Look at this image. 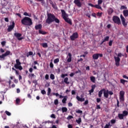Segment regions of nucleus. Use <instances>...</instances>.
I'll return each mask as SVG.
<instances>
[{"mask_svg": "<svg viewBox=\"0 0 128 128\" xmlns=\"http://www.w3.org/2000/svg\"><path fill=\"white\" fill-rule=\"evenodd\" d=\"M118 114L121 115V116H128V112L126 110H124L122 112V114Z\"/></svg>", "mask_w": 128, "mask_h": 128, "instance_id": "obj_20", "label": "nucleus"}, {"mask_svg": "<svg viewBox=\"0 0 128 128\" xmlns=\"http://www.w3.org/2000/svg\"><path fill=\"white\" fill-rule=\"evenodd\" d=\"M16 104H20V100L19 98H18L17 99H16Z\"/></svg>", "mask_w": 128, "mask_h": 128, "instance_id": "obj_44", "label": "nucleus"}, {"mask_svg": "<svg viewBox=\"0 0 128 128\" xmlns=\"http://www.w3.org/2000/svg\"><path fill=\"white\" fill-rule=\"evenodd\" d=\"M15 24L14 22H12V25H10V26H8V32H10L12 31V29L14 28Z\"/></svg>", "mask_w": 128, "mask_h": 128, "instance_id": "obj_14", "label": "nucleus"}, {"mask_svg": "<svg viewBox=\"0 0 128 128\" xmlns=\"http://www.w3.org/2000/svg\"><path fill=\"white\" fill-rule=\"evenodd\" d=\"M67 58H68V59H67V62H72V55L71 53H68V56H67Z\"/></svg>", "mask_w": 128, "mask_h": 128, "instance_id": "obj_16", "label": "nucleus"}, {"mask_svg": "<svg viewBox=\"0 0 128 128\" xmlns=\"http://www.w3.org/2000/svg\"><path fill=\"white\" fill-rule=\"evenodd\" d=\"M5 114H7L8 116H11V113L8 112V111H5Z\"/></svg>", "mask_w": 128, "mask_h": 128, "instance_id": "obj_47", "label": "nucleus"}, {"mask_svg": "<svg viewBox=\"0 0 128 128\" xmlns=\"http://www.w3.org/2000/svg\"><path fill=\"white\" fill-rule=\"evenodd\" d=\"M38 2H41V4H42V5H44L46 4L44 0H37Z\"/></svg>", "mask_w": 128, "mask_h": 128, "instance_id": "obj_37", "label": "nucleus"}, {"mask_svg": "<svg viewBox=\"0 0 128 128\" xmlns=\"http://www.w3.org/2000/svg\"><path fill=\"white\" fill-rule=\"evenodd\" d=\"M78 37H79V35L78 34V33L76 32H74L73 34L71 35L70 38L71 40L74 41L76 40V39L78 38Z\"/></svg>", "mask_w": 128, "mask_h": 128, "instance_id": "obj_7", "label": "nucleus"}, {"mask_svg": "<svg viewBox=\"0 0 128 128\" xmlns=\"http://www.w3.org/2000/svg\"><path fill=\"white\" fill-rule=\"evenodd\" d=\"M22 36V34L20 33L15 32L14 36L18 38V40H22V38H20Z\"/></svg>", "mask_w": 128, "mask_h": 128, "instance_id": "obj_12", "label": "nucleus"}, {"mask_svg": "<svg viewBox=\"0 0 128 128\" xmlns=\"http://www.w3.org/2000/svg\"><path fill=\"white\" fill-rule=\"evenodd\" d=\"M104 97L106 98H108L110 94H108V90L106 92H104Z\"/></svg>", "mask_w": 128, "mask_h": 128, "instance_id": "obj_21", "label": "nucleus"}, {"mask_svg": "<svg viewBox=\"0 0 128 128\" xmlns=\"http://www.w3.org/2000/svg\"><path fill=\"white\" fill-rule=\"evenodd\" d=\"M76 114H82L83 112L82 110H76Z\"/></svg>", "mask_w": 128, "mask_h": 128, "instance_id": "obj_35", "label": "nucleus"}, {"mask_svg": "<svg viewBox=\"0 0 128 128\" xmlns=\"http://www.w3.org/2000/svg\"><path fill=\"white\" fill-rule=\"evenodd\" d=\"M0 52H1V53H4V49L2 48H0Z\"/></svg>", "mask_w": 128, "mask_h": 128, "instance_id": "obj_63", "label": "nucleus"}, {"mask_svg": "<svg viewBox=\"0 0 128 128\" xmlns=\"http://www.w3.org/2000/svg\"><path fill=\"white\" fill-rule=\"evenodd\" d=\"M10 51L7 50L6 52L2 54V56H0V58L4 60V57L7 56H10Z\"/></svg>", "mask_w": 128, "mask_h": 128, "instance_id": "obj_11", "label": "nucleus"}, {"mask_svg": "<svg viewBox=\"0 0 128 128\" xmlns=\"http://www.w3.org/2000/svg\"><path fill=\"white\" fill-rule=\"evenodd\" d=\"M88 6H90L92 8L94 7V5H93V4H88Z\"/></svg>", "mask_w": 128, "mask_h": 128, "instance_id": "obj_64", "label": "nucleus"}, {"mask_svg": "<svg viewBox=\"0 0 128 128\" xmlns=\"http://www.w3.org/2000/svg\"><path fill=\"white\" fill-rule=\"evenodd\" d=\"M100 98H96V102L97 103H100Z\"/></svg>", "mask_w": 128, "mask_h": 128, "instance_id": "obj_53", "label": "nucleus"}, {"mask_svg": "<svg viewBox=\"0 0 128 128\" xmlns=\"http://www.w3.org/2000/svg\"><path fill=\"white\" fill-rule=\"evenodd\" d=\"M72 118H73V116H68V118H67L68 120H71Z\"/></svg>", "mask_w": 128, "mask_h": 128, "instance_id": "obj_61", "label": "nucleus"}, {"mask_svg": "<svg viewBox=\"0 0 128 128\" xmlns=\"http://www.w3.org/2000/svg\"><path fill=\"white\" fill-rule=\"evenodd\" d=\"M54 104H55L56 106L57 105V104H58V99H56V100H54Z\"/></svg>", "mask_w": 128, "mask_h": 128, "instance_id": "obj_45", "label": "nucleus"}, {"mask_svg": "<svg viewBox=\"0 0 128 128\" xmlns=\"http://www.w3.org/2000/svg\"><path fill=\"white\" fill-rule=\"evenodd\" d=\"M100 58L103 57V54H94L92 56V58H93V60H97L98 58Z\"/></svg>", "mask_w": 128, "mask_h": 128, "instance_id": "obj_6", "label": "nucleus"}, {"mask_svg": "<svg viewBox=\"0 0 128 128\" xmlns=\"http://www.w3.org/2000/svg\"><path fill=\"white\" fill-rule=\"evenodd\" d=\"M66 100H67V96H64V98L62 100V103L63 104H66Z\"/></svg>", "mask_w": 128, "mask_h": 128, "instance_id": "obj_31", "label": "nucleus"}, {"mask_svg": "<svg viewBox=\"0 0 128 128\" xmlns=\"http://www.w3.org/2000/svg\"><path fill=\"white\" fill-rule=\"evenodd\" d=\"M21 24L22 25L28 26H30L33 25V22H32V20L30 18L28 17H24L21 20Z\"/></svg>", "mask_w": 128, "mask_h": 128, "instance_id": "obj_3", "label": "nucleus"}, {"mask_svg": "<svg viewBox=\"0 0 128 128\" xmlns=\"http://www.w3.org/2000/svg\"><path fill=\"white\" fill-rule=\"evenodd\" d=\"M16 64H14V68L15 69H17L20 70V71L22 70V67L21 66V62L20 61V60L17 59L16 60Z\"/></svg>", "mask_w": 128, "mask_h": 128, "instance_id": "obj_4", "label": "nucleus"}, {"mask_svg": "<svg viewBox=\"0 0 128 128\" xmlns=\"http://www.w3.org/2000/svg\"><path fill=\"white\" fill-rule=\"evenodd\" d=\"M97 16H98L99 17H102V12H97V14H96Z\"/></svg>", "mask_w": 128, "mask_h": 128, "instance_id": "obj_46", "label": "nucleus"}, {"mask_svg": "<svg viewBox=\"0 0 128 128\" xmlns=\"http://www.w3.org/2000/svg\"><path fill=\"white\" fill-rule=\"evenodd\" d=\"M88 100H86L84 102V106H86L87 104H88Z\"/></svg>", "mask_w": 128, "mask_h": 128, "instance_id": "obj_62", "label": "nucleus"}, {"mask_svg": "<svg viewBox=\"0 0 128 128\" xmlns=\"http://www.w3.org/2000/svg\"><path fill=\"white\" fill-rule=\"evenodd\" d=\"M50 79L54 80V75L53 74H50Z\"/></svg>", "mask_w": 128, "mask_h": 128, "instance_id": "obj_38", "label": "nucleus"}, {"mask_svg": "<svg viewBox=\"0 0 128 128\" xmlns=\"http://www.w3.org/2000/svg\"><path fill=\"white\" fill-rule=\"evenodd\" d=\"M41 46H42L44 48H48V44L47 43H42L40 44Z\"/></svg>", "mask_w": 128, "mask_h": 128, "instance_id": "obj_26", "label": "nucleus"}, {"mask_svg": "<svg viewBox=\"0 0 128 128\" xmlns=\"http://www.w3.org/2000/svg\"><path fill=\"white\" fill-rule=\"evenodd\" d=\"M124 94H125V92H124V91L120 92V100H124Z\"/></svg>", "mask_w": 128, "mask_h": 128, "instance_id": "obj_13", "label": "nucleus"}, {"mask_svg": "<svg viewBox=\"0 0 128 128\" xmlns=\"http://www.w3.org/2000/svg\"><path fill=\"white\" fill-rule=\"evenodd\" d=\"M92 8H97V9H98V10H102V6H100V4H96V5H94V7H92Z\"/></svg>", "mask_w": 128, "mask_h": 128, "instance_id": "obj_24", "label": "nucleus"}, {"mask_svg": "<svg viewBox=\"0 0 128 128\" xmlns=\"http://www.w3.org/2000/svg\"><path fill=\"white\" fill-rule=\"evenodd\" d=\"M56 22V23H60V20L56 18V16L51 13L47 14V19L45 22L48 24H50L52 22Z\"/></svg>", "mask_w": 128, "mask_h": 128, "instance_id": "obj_1", "label": "nucleus"}, {"mask_svg": "<svg viewBox=\"0 0 128 128\" xmlns=\"http://www.w3.org/2000/svg\"><path fill=\"white\" fill-rule=\"evenodd\" d=\"M114 62H116V66H120V58L114 57Z\"/></svg>", "mask_w": 128, "mask_h": 128, "instance_id": "obj_10", "label": "nucleus"}, {"mask_svg": "<svg viewBox=\"0 0 128 128\" xmlns=\"http://www.w3.org/2000/svg\"><path fill=\"white\" fill-rule=\"evenodd\" d=\"M94 89H91L90 90H88V92H90V94H91L93 92H94Z\"/></svg>", "mask_w": 128, "mask_h": 128, "instance_id": "obj_58", "label": "nucleus"}, {"mask_svg": "<svg viewBox=\"0 0 128 128\" xmlns=\"http://www.w3.org/2000/svg\"><path fill=\"white\" fill-rule=\"evenodd\" d=\"M112 20H113V22H114V24H116L118 25L120 24V18H119V17H118V16H113V18H112Z\"/></svg>", "mask_w": 128, "mask_h": 128, "instance_id": "obj_5", "label": "nucleus"}, {"mask_svg": "<svg viewBox=\"0 0 128 128\" xmlns=\"http://www.w3.org/2000/svg\"><path fill=\"white\" fill-rule=\"evenodd\" d=\"M82 122V118H78V120H76V123L80 124Z\"/></svg>", "mask_w": 128, "mask_h": 128, "instance_id": "obj_34", "label": "nucleus"}, {"mask_svg": "<svg viewBox=\"0 0 128 128\" xmlns=\"http://www.w3.org/2000/svg\"><path fill=\"white\" fill-rule=\"evenodd\" d=\"M110 123H112V124H114V123H116V120L114 119L110 120Z\"/></svg>", "mask_w": 128, "mask_h": 128, "instance_id": "obj_52", "label": "nucleus"}, {"mask_svg": "<svg viewBox=\"0 0 128 128\" xmlns=\"http://www.w3.org/2000/svg\"><path fill=\"white\" fill-rule=\"evenodd\" d=\"M33 64L34 65V66L36 65V64L38 66V61H34V64Z\"/></svg>", "mask_w": 128, "mask_h": 128, "instance_id": "obj_60", "label": "nucleus"}, {"mask_svg": "<svg viewBox=\"0 0 128 128\" xmlns=\"http://www.w3.org/2000/svg\"><path fill=\"white\" fill-rule=\"evenodd\" d=\"M76 100L78 102H84V98H80L78 96H76Z\"/></svg>", "mask_w": 128, "mask_h": 128, "instance_id": "obj_17", "label": "nucleus"}, {"mask_svg": "<svg viewBox=\"0 0 128 128\" xmlns=\"http://www.w3.org/2000/svg\"><path fill=\"white\" fill-rule=\"evenodd\" d=\"M127 116H124V115H120L118 114V118H119V120H122L124 119V117Z\"/></svg>", "mask_w": 128, "mask_h": 128, "instance_id": "obj_28", "label": "nucleus"}, {"mask_svg": "<svg viewBox=\"0 0 128 128\" xmlns=\"http://www.w3.org/2000/svg\"><path fill=\"white\" fill-rule=\"evenodd\" d=\"M33 56V52H28V54H27L26 56L28 57L30 56Z\"/></svg>", "mask_w": 128, "mask_h": 128, "instance_id": "obj_36", "label": "nucleus"}, {"mask_svg": "<svg viewBox=\"0 0 128 128\" xmlns=\"http://www.w3.org/2000/svg\"><path fill=\"white\" fill-rule=\"evenodd\" d=\"M6 44V41H2V42H1V44H2V46H4Z\"/></svg>", "mask_w": 128, "mask_h": 128, "instance_id": "obj_50", "label": "nucleus"}, {"mask_svg": "<svg viewBox=\"0 0 128 128\" xmlns=\"http://www.w3.org/2000/svg\"><path fill=\"white\" fill-rule=\"evenodd\" d=\"M38 34L44 35V34H47V32H46L44 31H42V30H38Z\"/></svg>", "mask_w": 128, "mask_h": 128, "instance_id": "obj_27", "label": "nucleus"}, {"mask_svg": "<svg viewBox=\"0 0 128 128\" xmlns=\"http://www.w3.org/2000/svg\"><path fill=\"white\" fill-rule=\"evenodd\" d=\"M84 0H74V4L76 5L78 8L82 7V4L80 2H83Z\"/></svg>", "mask_w": 128, "mask_h": 128, "instance_id": "obj_8", "label": "nucleus"}, {"mask_svg": "<svg viewBox=\"0 0 128 128\" xmlns=\"http://www.w3.org/2000/svg\"><path fill=\"white\" fill-rule=\"evenodd\" d=\"M123 16H124L126 18L128 16V10H123Z\"/></svg>", "mask_w": 128, "mask_h": 128, "instance_id": "obj_18", "label": "nucleus"}, {"mask_svg": "<svg viewBox=\"0 0 128 128\" xmlns=\"http://www.w3.org/2000/svg\"><path fill=\"white\" fill-rule=\"evenodd\" d=\"M62 112H66L68 110V109H67L66 108V107H63L62 108Z\"/></svg>", "mask_w": 128, "mask_h": 128, "instance_id": "obj_30", "label": "nucleus"}, {"mask_svg": "<svg viewBox=\"0 0 128 128\" xmlns=\"http://www.w3.org/2000/svg\"><path fill=\"white\" fill-rule=\"evenodd\" d=\"M102 2H103L102 0H98V1L97 2L98 5L102 4Z\"/></svg>", "mask_w": 128, "mask_h": 128, "instance_id": "obj_41", "label": "nucleus"}, {"mask_svg": "<svg viewBox=\"0 0 128 128\" xmlns=\"http://www.w3.org/2000/svg\"><path fill=\"white\" fill-rule=\"evenodd\" d=\"M106 90L104 88L102 89V90H100L98 92V96L99 98H102V94H104V92H106Z\"/></svg>", "mask_w": 128, "mask_h": 128, "instance_id": "obj_15", "label": "nucleus"}, {"mask_svg": "<svg viewBox=\"0 0 128 128\" xmlns=\"http://www.w3.org/2000/svg\"><path fill=\"white\" fill-rule=\"evenodd\" d=\"M61 14L62 18H63L64 20V22L68 23L70 25H72V22L70 19L68 17V14L66 12V11L64 10H61Z\"/></svg>", "mask_w": 128, "mask_h": 128, "instance_id": "obj_2", "label": "nucleus"}, {"mask_svg": "<svg viewBox=\"0 0 128 128\" xmlns=\"http://www.w3.org/2000/svg\"><path fill=\"white\" fill-rule=\"evenodd\" d=\"M120 10H127L128 8L125 6H120Z\"/></svg>", "mask_w": 128, "mask_h": 128, "instance_id": "obj_33", "label": "nucleus"}, {"mask_svg": "<svg viewBox=\"0 0 128 128\" xmlns=\"http://www.w3.org/2000/svg\"><path fill=\"white\" fill-rule=\"evenodd\" d=\"M90 78V79L91 82H92L93 83L96 82V78H94V76H91Z\"/></svg>", "mask_w": 128, "mask_h": 128, "instance_id": "obj_23", "label": "nucleus"}, {"mask_svg": "<svg viewBox=\"0 0 128 128\" xmlns=\"http://www.w3.org/2000/svg\"><path fill=\"white\" fill-rule=\"evenodd\" d=\"M29 76L34 78H36V76L34 75V74H30Z\"/></svg>", "mask_w": 128, "mask_h": 128, "instance_id": "obj_42", "label": "nucleus"}, {"mask_svg": "<svg viewBox=\"0 0 128 128\" xmlns=\"http://www.w3.org/2000/svg\"><path fill=\"white\" fill-rule=\"evenodd\" d=\"M120 20H122V24H123L124 27H126V26H128V24L126 22L125 18L123 17L122 14H120Z\"/></svg>", "mask_w": 128, "mask_h": 128, "instance_id": "obj_9", "label": "nucleus"}, {"mask_svg": "<svg viewBox=\"0 0 128 128\" xmlns=\"http://www.w3.org/2000/svg\"><path fill=\"white\" fill-rule=\"evenodd\" d=\"M50 68H54V64L52 62H50Z\"/></svg>", "mask_w": 128, "mask_h": 128, "instance_id": "obj_49", "label": "nucleus"}, {"mask_svg": "<svg viewBox=\"0 0 128 128\" xmlns=\"http://www.w3.org/2000/svg\"><path fill=\"white\" fill-rule=\"evenodd\" d=\"M52 6V7H53L54 8V9H56L57 8V6H56V4H51Z\"/></svg>", "mask_w": 128, "mask_h": 128, "instance_id": "obj_55", "label": "nucleus"}, {"mask_svg": "<svg viewBox=\"0 0 128 128\" xmlns=\"http://www.w3.org/2000/svg\"><path fill=\"white\" fill-rule=\"evenodd\" d=\"M95 88H96L95 84H93V85L91 86V90H94Z\"/></svg>", "mask_w": 128, "mask_h": 128, "instance_id": "obj_57", "label": "nucleus"}, {"mask_svg": "<svg viewBox=\"0 0 128 128\" xmlns=\"http://www.w3.org/2000/svg\"><path fill=\"white\" fill-rule=\"evenodd\" d=\"M108 94H109V95L112 96L113 92L112 91H109V90H108Z\"/></svg>", "mask_w": 128, "mask_h": 128, "instance_id": "obj_54", "label": "nucleus"}, {"mask_svg": "<svg viewBox=\"0 0 128 128\" xmlns=\"http://www.w3.org/2000/svg\"><path fill=\"white\" fill-rule=\"evenodd\" d=\"M41 28H42V25L41 24L35 26V30H41Z\"/></svg>", "mask_w": 128, "mask_h": 128, "instance_id": "obj_19", "label": "nucleus"}, {"mask_svg": "<svg viewBox=\"0 0 128 128\" xmlns=\"http://www.w3.org/2000/svg\"><path fill=\"white\" fill-rule=\"evenodd\" d=\"M110 37L108 36H107L106 37L104 38V40L102 41H104V42H108L109 40Z\"/></svg>", "mask_w": 128, "mask_h": 128, "instance_id": "obj_32", "label": "nucleus"}, {"mask_svg": "<svg viewBox=\"0 0 128 128\" xmlns=\"http://www.w3.org/2000/svg\"><path fill=\"white\" fill-rule=\"evenodd\" d=\"M110 126V124H106V126H104V128H110L109 126Z\"/></svg>", "mask_w": 128, "mask_h": 128, "instance_id": "obj_59", "label": "nucleus"}, {"mask_svg": "<svg viewBox=\"0 0 128 128\" xmlns=\"http://www.w3.org/2000/svg\"><path fill=\"white\" fill-rule=\"evenodd\" d=\"M60 62V60L58 58L54 59V63L57 64Z\"/></svg>", "mask_w": 128, "mask_h": 128, "instance_id": "obj_40", "label": "nucleus"}, {"mask_svg": "<svg viewBox=\"0 0 128 128\" xmlns=\"http://www.w3.org/2000/svg\"><path fill=\"white\" fill-rule=\"evenodd\" d=\"M120 84H122L124 85L126 82H128V80H126L124 79H120Z\"/></svg>", "mask_w": 128, "mask_h": 128, "instance_id": "obj_29", "label": "nucleus"}, {"mask_svg": "<svg viewBox=\"0 0 128 128\" xmlns=\"http://www.w3.org/2000/svg\"><path fill=\"white\" fill-rule=\"evenodd\" d=\"M112 42L113 41L112 40L109 41L108 44L110 46H112Z\"/></svg>", "mask_w": 128, "mask_h": 128, "instance_id": "obj_48", "label": "nucleus"}, {"mask_svg": "<svg viewBox=\"0 0 128 128\" xmlns=\"http://www.w3.org/2000/svg\"><path fill=\"white\" fill-rule=\"evenodd\" d=\"M45 80H48V74H45Z\"/></svg>", "mask_w": 128, "mask_h": 128, "instance_id": "obj_56", "label": "nucleus"}, {"mask_svg": "<svg viewBox=\"0 0 128 128\" xmlns=\"http://www.w3.org/2000/svg\"><path fill=\"white\" fill-rule=\"evenodd\" d=\"M122 56V53H120V52L118 53V54L117 55V57L121 58Z\"/></svg>", "mask_w": 128, "mask_h": 128, "instance_id": "obj_51", "label": "nucleus"}, {"mask_svg": "<svg viewBox=\"0 0 128 128\" xmlns=\"http://www.w3.org/2000/svg\"><path fill=\"white\" fill-rule=\"evenodd\" d=\"M41 94L43 95H46V90H41Z\"/></svg>", "mask_w": 128, "mask_h": 128, "instance_id": "obj_43", "label": "nucleus"}, {"mask_svg": "<svg viewBox=\"0 0 128 128\" xmlns=\"http://www.w3.org/2000/svg\"><path fill=\"white\" fill-rule=\"evenodd\" d=\"M114 12V10L112 8H110L109 10H108V14L111 15Z\"/></svg>", "mask_w": 128, "mask_h": 128, "instance_id": "obj_25", "label": "nucleus"}, {"mask_svg": "<svg viewBox=\"0 0 128 128\" xmlns=\"http://www.w3.org/2000/svg\"><path fill=\"white\" fill-rule=\"evenodd\" d=\"M68 78L66 77V78H64V82L66 83V84H70V82H68Z\"/></svg>", "mask_w": 128, "mask_h": 128, "instance_id": "obj_22", "label": "nucleus"}, {"mask_svg": "<svg viewBox=\"0 0 128 128\" xmlns=\"http://www.w3.org/2000/svg\"><path fill=\"white\" fill-rule=\"evenodd\" d=\"M50 92H51V89H50V88H48V92H47V95H48V96L50 95Z\"/></svg>", "mask_w": 128, "mask_h": 128, "instance_id": "obj_39", "label": "nucleus"}]
</instances>
